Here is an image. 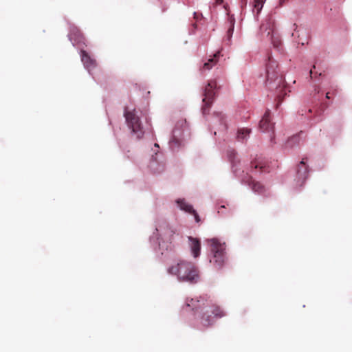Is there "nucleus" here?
Instances as JSON below:
<instances>
[{"label": "nucleus", "instance_id": "f257e3e1", "mask_svg": "<svg viewBox=\"0 0 352 352\" xmlns=\"http://www.w3.org/2000/svg\"><path fill=\"white\" fill-rule=\"evenodd\" d=\"M185 307L191 308L195 314H198L200 324L206 328L211 327L217 319L226 316L221 307L215 304L209 305L204 296L186 298Z\"/></svg>", "mask_w": 352, "mask_h": 352}, {"label": "nucleus", "instance_id": "f03ea898", "mask_svg": "<svg viewBox=\"0 0 352 352\" xmlns=\"http://www.w3.org/2000/svg\"><path fill=\"white\" fill-rule=\"evenodd\" d=\"M168 272L176 276L178 280L181 282L195 284L199 280V271L196 265L184 260H180L175 265L168 267Z\"/></svg>", "mask_w": 352, "mask_h": 352}, {"label": "nucleus", "instance_id": "7ed1b4c3", "mask_svg": "<svg viewBox=\"0 0 352 352\" xmlns=\"http://www.w3.org/2000/svg\"><path fill=\"white\" fill-rule=\"evenodd\" d=\"M207 242L211 246V252L212 254L210 263L214 268L219 270L223 266L226 261L225 243H221L216 238L208 239Z\"/></svg>", "mask_w": 352, "mask_h": 352}, {"label": "nucleus", "instance_id": "20e7f679", "mask_svg": "<svg viewBox=\"0 0 352 352\" xmlns=\"http://www.w3.org/2000/svg\"><path fill=\"white\" fill-rule=\"evenodd\" d=\"M277 67V63L271 58H269V63H267L266 68L267 82L270 84L273 81L278 80V87H277V89L278 91V94L277 98L278 104H280L283 100V96L287 95V94L284 91V93L282 94L283 91V88L280 85L282 82V77L278 76V73L276 71Z\"/></svg>", "mask_w": 352, "mask_h": 352}, {"label": "nucleus", "instance_id": "39448f33", "mask_svg": "<svg viewBox=\"0 0 352 352\" xmlns=\"http://www.w3.org/2000/svg\"><path fill=\"white\" fill-rule=\"evenodd\" d=\"M124 116L127 125L130 129H131L132 132L136 135L138 138H141L144 135L143 127L140 118L135 113V109L129 111L127 107H126Z\"/></svg>", "mask_w": 352, "mask_h": 352}, {"label": "nucleus", "instance_id": "423d86ee", "mask_svg": "<svg viewBox=\"0 0 352 352\" xmlns=\"http://www.w3.org/2000/svg\"><path fill=\"white\" fill-rule=\"evenodd\" d=\"M217 88V82L215 80H210L208 84L206 85L204 89L203 98L204 105L201 108L202 113L204 115H207L209 113V111L212 104L214 102L215 98V91L214 89Z\"/></svg>", "mask_w": 352, "mask_h": 352}, {"label": "nucleus", "instance_id": "0eeeda50", "mask_svg": "<svg viewBox=\"0 0 352 352\" xmlns=\"http://www.w3.org/2000/svg\"><path fill=\"white\" fill-rule=\"evenodd\" d=\"M189 241V247L194 258H197L200 255L201 252V241L197 238L192 236L188 237Z\"/></svg>", "mask_w": 352, "mask_h": 352}, {"label": "nucleus", "instance_id": "6e6552de", "mask_svg": "<svg viewBox=\"0 0 352 352\" xmlns=\"http://www.w3.org/2000/svg\"><path fill=\"white\" fill-rule=\"evenodd\" d=\"M259 129L263 131H273L274 124L270 121V112L267 111L259 122Z\"/></svg>", "mask_w": 352, "mask_h": 352}, {"label": "nucleus", "instance_id": "1a4fd4ad", "mask_svg": "<svg viewBox=\"0 0 352 352\" xmlns=\"http://www.w3.org/2000/svg\"><path fill=\"white\" fill-rule=\"evenodd\" d=\"M177 204L181 210H184L190 214H192L195 217V219L196 222H200V218L196 211L193 209L192 206L186 203L184 199H178L177 200Z\"/></svg>", "mask_w": 352, "mask_h": 352}, {"label": "nucleus", "instance_id": "9d476101", "mask_svg": "<svg viewBox=\"0 0 352 352\" xmlns=\"http://www.w3.org/2000/svg\"><path fill=\"white\" fill-rule=\"evenodd\" d=\"M81 60L83 63L85 67L87 69H93L96 67V60L91 58V56L87 53L86 51H81Z\"/></svg>", "mask_w": 352, "mask_h": 352}, {"label": "nucleus", "instance_id": "9b49d317", "mask_svg": "<svg viewBox=\"0 0 352 352\" xmlns=\"http://www.w3.org/2000/svg\"><path fill=\"white\" fill-rule=\"evenodd\" d=\"M221 52L219 51L217 52L212 57H210L207 62H206L201 70L206 71V70H210L212 69V67L215 65L218 61V58L220 56Z\"/></svg>", "mask_w": 352, "mask_h": 352}, {"label": "nucleus", "instance_id": "f8f14e48", "mask_svg": "<svg viewBox=\"0 0 352 352\" xmlns=\"http://www.w3.org/2000/svg\"><path fill=\"white\" fill-rule=\"evenodd\" d=\"M303 134L302 131H300L299 133L294 135L291 138L288 139L287 141V146L292 147L296 144H298L301 140V135Z\"/></svg>", "mask_w": 352, "mask_h": 352}, {"label": "nucleus", "instance_id": "ddd939ff", "mask_svg": "<svg viewBox=\"0 0 352 352\" xmlns=\"http://www.w3.org/2000/svg\"><path fill=\"white\" fill-rule=\"evenodd\" d=\"M305 159H302L301 162H300V164L303 166V169L300 170V168L298 170V175L299 177V179H301L302 182H304L308 175V169L307 166L305 165Z\"/></svg>", "mask_w": 352, "mask_h": 352}, {"label": "nucleus", "instance_id": "4468645a", "mask_svg": "<svg viewBox=\"0 0 352 352\" xmlns=\"http://www.w3.org/2000/svg\"><path fill=\"white\" fill-rule=\"evenodd\" d=\"M251 133V129H240L237 132L236 139L238 141L243 142L249 136Z\"/></svg>", "mask_w": 352, "mask_h": 352}, {"label": "nucleus", "instance_id": "2eb2a0df", "mask_svg": "<svg viewBox=\"0 0 352 352\" xmlns=\"http://www.w3.org/2000/svg\"><path fill=\"white\" fill-rule=\"evenodd\" d=\"M228 23L229 27H228V30L227 31L226 37H227L228 41H230V38L232 36V34H233L235 20L232 16H230L228 18Z\"/></svg>", "mask_w": 352, "mask_h": 352}, {"label": "nucleus", "instance_id": "dca6fc26", "mask_svg": "<svg viewBox=\"0 0 352 352\" xmlns=\"http://www.w3.org/2000/svg\"><path fill=\"white\" fill-rule=\"evenodd\" d=\"M265 0H254L253 12L258 15L261 11Z\"/></svg>", "mask_w": 352, "mask_h": 352}, {"label": "nucleus", "instance_id": "f3484780", "mask_svg": "<svg viewBox=\"0 0 352 352\" xmlns=\"http://www.w3.org/2000/svg\"><path fill=\"white\" fill-rule=\"evenodd\" d=\"M250 186L252 190H254L256 192L262 193L263 192V186L258 182L252 181Z\"/></svg>", "mask_w": 352, "mask_h": 352}, {"label": "nucleus", "instance_id": "a211bd4d", "mask_svg": "<svg viewBox=\"0 0 352 352\" xmlns=\"http://www.w3.org/2000/svg\"><path fill=\"white\" fill-rule=\"evenodd\" d=\"M251 168H259L261 171H263L265 166L261 163L257 162V160L252 161L250 164Z\"/></svg>", "mask_w": 352, "mask_h": 352}, {"label": "nucleus", "instance_id": "6ab92c4d", "mask_svg": "<svg viewBox=\"0 0 352 352\" xmlns=\"http://www.w3.org/2000/svg\"><path fill=\"white\" fill-rule=\"evenodd\" d=\"M73 35L76 36L78 38L82 37L81 33L80 32L79 30H78L76 28L71 30L70 36H72ZM72 38V37H71V39Z\"/></svg>", "mask_w": 352, "mask_h": 352}, {"label": "nucleus", "instance_id": "aec40b11", "mask_svg": "<svg viewBox=\"0 0 352 352\" xmlns=\"http://www.w3.org/2000/svg\"><path fill=\"white\" fill-rule=\"evenodd\" d=\"M272 41L274 46L276 47H278L280 45V43H281L279 38L278 36L275 37L274 35H272Z\"/></svg>", "mask_w": 352, "mask_h": 352}, {"label": "nucleus", "instance_id": "412c9836", "mask_svg": "<svg viewBox=\"0 0 352 352\" xmlns=\"http://www.w3.org/2000/svg\"><path fill=\"white\" fill-rule=\"evenodd\" d=\"M228 157L231 161H233L234 157L236 156V152L234 150H229L228 151Z\"/></svg>", "mask_w": 352, "mask_h": 352}, {"label": "nucleus", "instance_id": "4be33fe9", "mask_svg": "<svg viewBox=\"0 0 352 352\" xmlns=\"http://www.w3.org/2000/svg\"><path fill=\"white\" fill-rule=\"evenodd\" d=\"M164 170V166L163 165H159V168L157 170H155V172H161Z\"/></svg>", "mask_w": 352, "mask_h": 352}, {"label": "nucleus", "instance_id": "5701e85b", "mask_svg": "<svg viewBox=\"0 0 352 352\" xmlns=\"http://www.w3.org/2000/svg\"><path fill=\"white\" fill-rule=\"evenodd\" d=\"M167 232H168L169 233H165L166 234H169L170 236H173V234H174V232L173 230H171L170 228H168L167 229Z\"/></svg>", "mask_w": 352, "mask_h": 352}, {"label": "nucleus", "instance_id": "b1692460", "mask_svg": "<svg viewBox=\"0 0 352 352\" xmlns=\"http://www.w3.org/2000/svg\"><path fill=\"white\" fill-rule=\"evenodd\" d=\"M155 165H156V162H154V161H153V162H151L150 163V168H151V169H154V168H155Z\"/></svg>", "mask_w": 352, "mask_h": 352}, {"label": "nucleus", "instance_id": "393cba45", "mask_svg": "<svg viewBox=\"0 0 352 352\" xmlns=\"http://www.w3.org/2000/svg\"><path fill=\"white\" fill-rule=\"evenodd\" d=\"M223 208H225V206H221L220 207V208H219V210H218V213H223V212L222 211V209H223Z\"/></svg>", "mask_w": 352, "mask_h": 352}, {"label": "nucleus", "instance_id": "a878e982", "mask_svg": "<svg viewBox=\"0 0 352 352\" xmlns=\"http://www.w3.org/2000/svg\"><path fill=\"white\" fill-rule=\"evenodd\" d=\"M216 1V3H218V4H221V3H223V0H215Z\"/></svg>", "mask_w": 352, "mask_h": 352}, {"label": "nucleus", "instance_id": "bb28decb", "mask_svg": "<svg viewBox=\"0 0 352 352\" xmlns=\"http://www.w3.org/2000/svg\"><path fill=\"white\" fill-rule=\"evenodd\" d=\"M329 92H327V93L326 94V98H327V99H329V98H330V97H329Z\"/></svg>", "mask_w": 352, "mask_h": 352}, {"label": "nucleus", "instance_id": "cd10ccee", "mask_svg": "<svg viewBox=\"0 0 352 352\" xmlns=\"http://www.w3.org/2000/svg\"><path fill=\"white\" fill-rule=\"evenodd\" d=\"M313 72H312V69L310 70V76L311 78H313Z\"/></svg>", "mask_w": 352, "mask_h": 352}, {"label": "nucleus", "instance_id": "c85d7f7f", "mask_svg": "<svg viewBox=\"0 0 352 352\" xmlns=\"http://www.w3.org/2000/svg\"><path fill=\"white\" fill-rule=\"evenodd\" d=\"M219 116H221V121H223V116L221 115V113H219Z\"/></svg>", "mask_w": 352, "mask_h": 352}, {"label": "nucleus", "instance_id": "c756f323", "mask_svg": "<svg viewBox=\"0 0 352 352\" xmlns=\"http://www.w3.org/2000/svg\"><path fill=\"white\" fill-rule=\"evenodd\" d=\"M160 230H161V226H160V228H156L157 232H159Z\"/></svg>", "mask_w": 352, "mask_h": 352}, {"label": "nucleus", "instance_id": "7c9ffc66", "mask_svg": "<svg viewBox=\"0 0 352 352\" xmlns=\"http://www.w3.org/2000/svg\"><path fill=\"white\" fill-rule=\"evenodd\" d=\"M155 146L158 148V147H159V145H158L157 144H156V143H155Z\"/></svg>", "mask_w": 352, "mask_h": 352}, {"label": "nucleus", "instance_id": "2f4dec72", "mask_svg": "<svg viewBox=\"0 0 352 352\" xmlns=\"http://www.w3.org/2000/svg\"><path fill=\"white\" fill-rule=\"evenodd\" d=\"M244 1V4H246V0H243Z\"/></svg>", "mask_w": 352, "mask_h": 352}]
</instances>
